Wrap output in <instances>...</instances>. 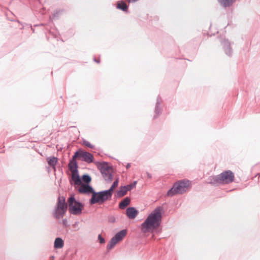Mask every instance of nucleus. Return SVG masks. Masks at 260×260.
I'll use <instances>...</instances> for the list:
<instances>
[{
	"mask_svg": "<svg viewBox=\"0 0 260 260\" xmlns=\"http://www.w3.org/2000/svg\"><path fill=\"white\" fill-rule=\"evenodd\" d=\"M189 185V181L187 179L179 180L174 183L172 187L167 191V194L173 197L176 194H183L186 191L187 188Z\"/></svg>",
	"mask_w": 260,
	"mask_h": 260,
	"instance_id": "nucleus-2",
	"label": "nucleus"
},
{
	"mask_svg": "<svg viewBox=\"0 0 260 260\" xmlns=\"http://www.w3.org/2000/svg\"><path fill=\"white\" fill-rule=\"evenodd\" d=\"M64 246V241L61 238L57 237L55 239L54 242V248L55 249H60Z\"/></svg>",
	"mask_w": 260,
	"mask_h": 260,
	"instance_id": "nucleus-18",
	"label": "nucleus"
},
{
	"mask_svg": "<svg viewBox=\"0 0 260 260\" xmlns=\"http://www.w3.org/2000/svg\"><path fill=\"white\" fill-rule=\"evenodd\" d=\"M77 190L80 193L90 194L94 191L93 188L90 184H81Z\"/></svg>",
	"mask_w": 260,
	"mask_h": 260,
	"instance_id": "nucleus-10",
	"label": "nucleus"
},
{
	"mask_svg": "<svg viewBox=\"0 0 260 260\" xmlns=\"http://www.w3.org/2000/svg\"><path fill=\"white\" fill-rule=\"evenodd\" d=\"M97 167L100 170L105 181L107 183L112 182L113 175L110 171L112 169V167L109 166L107 162L103 161L102 162H98Z\"/></svg>",
	"mask_w": 260,
	"mask_h": 260,
	"instance_id": "nucleus-6",
	"label": "nucleus"
},
{
	"mask_svg": "<svg viewBox=\"0 0 260 260\" xmlns=\"http://www.w3.org/2000/svg\"><path fill=\"white\" fill-rule=\"evenodd\" d=\"M138 213V211L135 207H128L126 210V215L130 219L135 218Z\"/></svg>",
	"mask_w": 260,
	"mask_h": 260,
	"instance_id": "nucleus-12",
	"label": "nucleus"
},
{
	"mask_svg": "<svg viewBox=\"0 0 260 260\" xmlns=\"http://www.w3.org/2000/svg\"><path fill=\"white\" fill-rule=\"evenodd\" d=\"M162 103V99L160 95H158L156 99V103L155 107L154 115L153 119H156L162 112V107L161 104Z\"/></svg>",
	"mask_w": 260,
	"mask_h": 260,
	"instance_id": "nucleus-11",
	"label": "nucleus"
},
{
	"mask_svg": "<svg viewBox=\"0 0 260 260\" xmlns=\"http://www.w3.org/2000/svg\"><path fill=\"white\" fill-rule=\"evenodd\" d=\"M53 258H51V259H52V260H53Z\"/></svg>",
	"mask_w": 260,
	"mask_h": 260,
	"instance_id": "nucleus-38",
	"label": "nucleus"
},
{
	"mask_svg": "<svg viewBox=\"0 0 260 260\" xmlns=\"http://www.w3.org/2000/svg\"><path fill=\"white\" fill-rule=\"evenodd\" d=\"M127 234V230L123 229L117 232L112 238L118 243L121 241Z\"/></svg>",
	"mask_w": 260,
	"mask_h": 260,
	"instance_id": "nucleus-14",
	"label": "nucleus"
},
{
	"mask_svg": "<svg viewBox=\"0 0 260 260\" xmlns=\"http://www.w3.org/2000/svg\"><path fill=\"white\" fill-rule=\"evenodd\" d=\"M48 164L55 169L57 162V158L54 156L49 157L47 158Z\"/></svg>",
	"mask_w": 260,
	"mask_h": 260,
	"instance_id": "nucleus-21",
	"label": "nucleus"
},
{
	"mask_svg": "<svg viewBox=\"0 0 260 260\" xmlns=\"http://www.w3.org/2000/svg\"><path fill=\"white\" fill-rule=\"evenodd\" d=\"M131 163H127L126 166V168L127 169H129L131 167Z\"/></svg>",
	"mask_w": 260,
	"mask_h": 260,
	"instance_id": "nucleus-32",
	"label": "nucleus"
},
{
	"mask_svg": "<svg viewBox=\"0 0 260 260\" xmlns=\"http://www.w3.org/2000/svg\"><path fill=\"white\" fill-rule=\"evenodd\" d=\"M83 144L87 147H89L90 148H93L94 147V146L92 145V144H91L88 141L85 140H84L83 141Z\"/></svg>",
	"mask_w": 260,
	"mask_h": 260,
	"instance_id": "nucleus-28",
	"label": "nucleus"
},
{
	"mask_svg": "<svg viewBox=\"0 0 260 260\" xmlns=\"http://www.w3.org/2000/svg\"><path fill=\"white\" fill-rule=\"evenodd\" d=\"M220 44L224 53L229 57H231L233 55V49L231 47V43L226 39H222L220 41Z\"/></svg>",
	"mask_w": 260,
	"mask_h": 260,
	"instance_id": "nucleus-9",
	"label": "nucleus"
},
{
	"mask_svg": "<svg viewBox=\"0 0 260 260\" xmlns=\"http://www.w3.org/2000/svg\"><path fill=\"white\" fill-rule=\"evenodd\" d=\"M223 184H229L234 180V174L231 170H226L220 174Z\"/></svg>",
	"mask_w": 260,
	"mask_h": 260,
	"instance_id": "nucleus-8",
	"label": "nucleus"
},
{
	"mask_svg": "<svg viewBox=\"0 0 260 260\" xmlns=\"http://www.w3.org/2000/svg\"><path fill=\"white\" fill-rule=\"evenodd\" d=\"M81 183L79 184H76V185H79L81 184H90L91 181V177L87 174H83L81 177H80Z\"/></svg>",
	"mask_w": 260,
	"mask_h": 260,
	"instance_id": "nucleus-17",
	"label": "nucleus"
},
{
	"mask_svg": "<svg viewBox=\"0 0 260 260\" xmlns=\"http://www.w3.org/2000/svg\"><path fill=\"white\" fill-rule=\"evenodd\" d=\"M62 12V10L54 11L53 13V18L54 19L57 18Z\"/></svg>",
	"mask_w": 260,
	"mask_h": 260,
	"instance_id": "nucleus-27",
	"label": "nucleus"
},
{
	"mask_svg": "<svg viewBox=\"0 0 260 260\" xmlns=\"http://www.w3.org/2000/svg\"><path fill=\"white\" fill-rule=\"evenodd\" d=\"M68 204L66 203L65 198L62 197L61 198L59 197L57 203L53 212L54 217L57 219H59L66 212Z\"/></svg>",
	"mask_w": 260,
	"mask_h": 260,
	"instance_id": "nucleus-7",
	"label": "nucleus"
},
{
	"mask_svg": "<svg viewBox=\"0 0 260 260\" xmlns=\"http://www.w3.org/2000/svg\"><path fill=\"white\" fill-rule=\"evenodd\" d=\"M236 0H218V2L225 8L231 6Z\"/></svg>",
	"mask_w": 260,
	"mask_h": 260,
	"instance_id": "nucleus-22",
	"label": "nucleus"
},
{
	"mask_svg": "<svg viewBox=\"0 0 260 260\" xmlns=\"http://www.w3.org/2000/svg\"><path fill=\"white\" fill-rule=\"evenodd\" d=\"M208 183L214 186L223 184L220 174L210 177Z\"/></svg>",
	"mask_w": 260,
	"mask_h": 260,
	"instance_id": "nucleus-13",
	"label": "nucleus"
},
{
	"mask_svg": "<svg viewBox=\"0 0 260 260\" xmlns=\"http://www.w3.org/2000/svg\"><path fill=\"white\" fill-rule=\"evenodd\" d=\"M119 179L117 178L112 183L111 187L106 190L109 193V194L112 196V194L113 193L114 189L118 185Z\"/></svg>",
	"mask_w": 260,
	"mask_h": 260,
	"instance_id": "nucleus-23",
	"label": "nucleus"
},
{
	"mask_svg": "<svg viewBox=\"0 0 260 260\" xmlns=\"http://www.w3.org/2000/svg\"><path fill=\"white\" fill-rule=\"evenodd\" d=\"M98 238L100 243L104 244L105 243V238L103 237L101 234H99L98 235Z\"/></svg>",
	"mask_w": 260,
	"mask_h": 260,
	"instance_id": "nucleus-29",
	"label": "nucleus"
},
{
	"mask_svg": "<svg viewBox=\"0 0 260 260\" xmlns=\"http://www.w3.org/2000/svg\"><path fill=\"white\" fill-rule=\"evenodd\" d=\"M163 208L157 207L142 223V230L144 232H148L158 228L161 224L162 217Z\"/></svg>",
	"mask_w": 260,
	"mask_h": 260,
	"instance_id": "nucleus-1",
	"label": "nucleus"
},
{
	"mask_svg": "<svg viewBox=\"0 0 260 260\" xmlns=\"http://www.w3.org/2000/svg\"><path fill=\"white\" fill-rule=\"evenodd\" d=\"M84 152L85 151H83L82 149H79L75 152L73 156L76 158H81V159H82Z\"/></svg>",
	"mask_w": 260,
	"mask_h": 260,
	"instance_id": "nucleus-24",
	"label": "nucleus"
},
{
	"mask_svg": "<svg viewBox=\"0 0 260 260\" xmlns=\"http://www.w3.org/2000/svg\"><path fill=\"white\" fill-rule=\"evenodd\" d=\"M146 174H147V176L148 177V178H152V175L148 173V172H146Z\"/></svg>",
	"mask_w": 260,
	"mask_h": 260,
	"instance_id": "nucleus-31",
	"label": "nucleus"
},
{
	"mask_svg": "<svg viewBox=\"0 0 260 260\" xmlns=\"http://www.w3.org/2000/svg\"><path fill=\"white\" fill-rule=\"evenodd\" d=\"M94 157L92 154L89 152L85 151L82 160L86 162L88 164L91 163L93 161Z\"/></svg>",
	"mask_w": 260,
	"mask_h": 260,
	"instance_id": "nucleus-16",
	"label": "nucleus"
},
{
	"mask_svg": "<svg viewBox=\"0 0 260 260\" xmlns=\"http://www.w3.org/2000/svg\"><path fill=\"white\" fill-rule=\"evenodd\" d=\"M53 258H51V259H52V260H53Z\"/></svg>",
	"mask_w": 260,
	"mask_h": 260,
	"instance_id": "nucleus-37",
	"label": "nucleus"
},
{
	"mask_svg": "<svg viewBox=\"0 0 260 260\" xmlns=\"http://www.w3.org/2000/svg\"><path fill=\"white\" fill-rule=\"evenodd\" d=\"M129 5L125 2L120 1L117 2L116 8L124 12L127 13Z\"/></svg>",
	"mask_w": 260,
	"mask_h": 260,
	"instance_id": "nucleus-15",
	"label": "nucleus"
},
{
	"mask_svg": "<svg viewBox=\"0 0 260 260\" xmlns=\"http://www.w3.org/2000/svg\"><path fill=\"white\" fill-rule=\"evenodd\" d=\"M51 258H54V256H52L51 257Z\"/></svg>",
	"mask_w": 260,
	"mask_h": 260,
	"instance_id": "nucleus-35",
	"label": "nucleus"
},
{
	"mask_svg": "<svg viewBox=\"0 0 260 260\" xmlns=\"http://www.w3.org/2000/svg\"><path fill=\"white\" fill-rule=\"evenodd\" d=\"M68 209L70 213L73 215H79L82 213L84 204L76 200L74 195H72L68 200Z\"/></svg>",
	"mask_w": 260,
	"mask_h": 260,
	"instance_id": "nucleus-3",
	"label": "nucleus"
},
{
	"mask_svg": "<svg viewBox=\"0 0 260 260\" xmlns=\"http://www.w3.org/2000/svg\"><path fill=\"white\" fill-rule=\"evenodd\" d=\"M53 258H51V259H52V260H53Z\"/></svg>",
	"mask_w": 260,
	"mask_h": 260,
	"instance_id": "nucleus-36",
	"label": "nucleus"
},
{
	"mask_svg": "<svg viewBox=\"0 0 260 260\" xmlns=\"http://www.w3.org/2000/svg\"><path fill=\"white\" fill-rule=\"evenodd\" d=\"M67 221V219H63V220H62V223H63V224H65L66 223Z\"/></svg>",
	"mask_w": 260,
	"mask_h": 260,
	"instance_id": "nucleus-34",
	"label": "nucleus"
},
{
	"mask_svg": "<svg viewBox=\"0 0 260 260\" xmlns=\"http://www.w3.org/2000/svg\"><path fill=\"white\" fill-rule=\"evenodd\" d=\"M117 243V242L115 240V239L112 238L107 245V249L108 250L111 249Z\"/></svg>",
	"mask_w": 260,
	"mask_h": 260,
	"instance_id": "nucleus-25",
	"label": "nucleus"
},
{
	"mask_svg": "<svg viewBox=\"0 0 260 260\" xmlns=\"http://www.w3.org/2000/svg\"><path fill=\"white\" fill-rule=\"evenodd\" d=\"M137 183V181H134L133 183L125 185L126 188L127 189V191H130L134 188H135L136 186V184Z\"/></svg>",
	"mask_w": 260,
	"mask_h": 260,
	"instance_id": "nucleus-26",
	"label": "nucleus"
},
{
	"mask_svg": "<svg viewBox=\"0 0 260 260\" xmlns=\"http://www.w3.org/2000/svg\"><path fill=\"white\" fill-rule=\"evenodd\" d=\"M68 166L70 171L72 172L71 178L70 180V184L73 185V184H79L81 183L80 176L78 170V162L76 160V158L73 156L70 160Z\"/></svg>",
	"mask_w": 260,
	"mask_h": 260,
	"instance_id": "nucleus-4",
	"label": "nucleus"
},
{
	"mask_svg": "<svg viewBox=\"0 0 260 260\" xmlns=\"http://www.w3.org/2000/svg\"><path fill=\"white\" fill-rule=\"evenodd\" d=\"M91 198L89 199V203L90 205L95 204H103L109 199H110L112 196L106 190H102L96 192L94 190L92 193Z\"/></svg>",
	"mask_w": 260,
	"mask_h": 260,
	"instance_id": "nucleus-5",
	"label": "nucleus"
},
{
	"mask_svg": "<svg viewBox=\"0 0 260 260\" xmlns=\"http://www.w3.org/2000/svg\"><path fill=\"white\" fill-rule=\"evenodd\" d=\"M108 219L109 222L114 223L116 221V218L114 216H109Z\"/></svg>",
	"mask_w": 260,
	"mask_h": 260,
	"instance_id": "nucleus-30",
	"label": "nucleus"
},
{
	"mask_svg": "<svg viewBox=\"0 0 260 260\" xmlns=\"http://www.w3.org/2000/svg\"><path fill=\"white\" fill-rule=\"evenodd\" d=\"M94 61L97 63H99L100 62V59L94 58Z\"/></svg>",
	"mask_w": 260,
	"mask_h": 260,
	"instance_id": "nucleus-33",
	"label": "nucleus"
},
{
	"mask_svg": "<svg viewBox=\"0 0 260 260\" xmlns=\"http://www.w3.org/2000/svg\"><path fill=\"white\" fill-rule=\"evenodd\" d=\"M127 191V189L126 188L125 185L121 186L117 191L116 197L117 198L122 197L126 194Z\"/></svg>",
	"mask_w": 260,
	"mask_h": 260,
	"instance_id": "nucleus-20",
	"label": "nucleus"
},
{
	"mask_svg": "<svg viewBox=\"0 0 260 260\" xmlns=\"http://www.w3.org/2000/svg\"><path fill=\"white\" fill-rule=\"evenodd\" d=\"M131 203V199L126 197L119 204V208L121 209H124Z\"/></svg>",
	"mask_w": 260,
	"mask_h": 260,
	"instance_id": "nucleus-19",
	"label": "nucleus"
}]
</instances>
